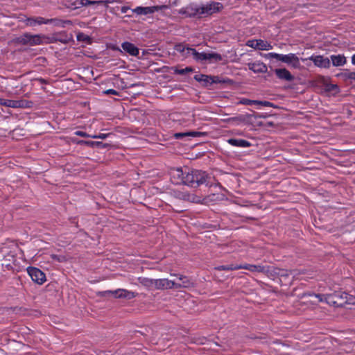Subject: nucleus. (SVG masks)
<instances>
[{
    "mask_svg": "<svg viewBox=\"0 0 355 355\" xmlns=\"http://www.w3.org/2000/svg\"><path fill=\"white\" fill-rule=\"evenodd\" d=\"M221 7V4L218 2H211L202 6L190 4L185 8H182L180 11V13L190 17L209 15L218 11L219 8Z\"/></svg>",
    "mask_w": 355,
    "mask_h": 355,
    "instance_id": "1",
    "label": "nucleus"
},
{
    "mask_svg": "<svg viewBox=\"0 0 355 355\" xmlns=\"http://www.w3.org/2000/svg\"><path fill=\"white\" fill-rule=\"evenodd\" d=\"M211 177L205 172L199 170H191L186 168V173L183 184L191 187H196L200 184H210Z\"/></svg>",
    "mask_w": 355,
    "mask_h": 355,
    "instance_id": "2",
    "label": "nucleus"
},
{
    "mask_svg": "<svg viewBox=\"0 0 355 355\" xmlns=\"http://www.w3.org/2000/svg\"><path fill=\"white\" fill-rule=\"evenodd\" d=\"M114 2H120L117 0H105V1H90V0H76L74 1H67L65 3V6L71 10H76L83 6H87L90 5H104L106 8L109 3Z\"/></svg>",
    "mask_w": 355,
    "mask_h": 355,
    "instance_id": "3",
    "label": "nucleus"
},
{
    "mask_svg": "<svg viewBox=\"0 0 355 355\" xmlns=\"http://www.w3.org/2000/svg\"><path fill=\"white\" fill-rule=\"evenodd\" d=\"M344 292L337 291L327 295H317L316 297L320 302H326L328 304L334 306H344Z\"/></svg>",
    "mask_w": 355,
    "mask_h": 355,
    "instance_id": "4",
    "label": "nucleus"
},
{
    "mask_svg": "<svg viewBox=\"0 0 355 355\" xmlns=\"http://www.w3.org/2000/svg\"><path fill=\"white\" fill-rule=\"evenodd\" d=\"M45 37L42 35H31L30 33H25L17 38V42L23 45H40L42 44V40Z\"/></svg>",
    "mask_w": 355,
    "mask_h": 355,
    "instance_id": "5",
    "label": "nucleus"
},
{
    "mask_svg": "<svg viewBox=\"0 0 355 355\" xmlns=\"http://www.w3.org/2000/svg\"><path fill=\"white\" fill-rule=\"evenodd\" d=\"M175 50L180 53L183 58H187L192 56L193 58L198 62V57L200 53L195 49L189 47L183 44H178L175 46Z\"/></svg>",
    "mask_w": 355,
    "mask_h": 355,
    "instance_id": "6",
    "label": "nucleus"
},
{
    "mask_svg": "<svg viewBox=\"0 0 355 355\" xmlns=\"http://www.w3.org/2000/svg\"><path fill=\"white\" fill-rule=\"evenodd\" d=\"M239 269H245L252 272L263 273L266 275L272 273V267L261 264H239Z\"/></svg>",
    "mask_w": 355,
    "mask_h": 355,
    "instance_id": "7",
    "label": "nucleus"
},
{
    "mask_svg": "<svg viewBox=\"0 0 355 355\" xmlns=\"http://www.w3.org/2000/svg\"><path fill=\"white\" fill-rule=\"evenodd\" d=\"M0 105L12 108L30 107L32 105V102L26 100H9L0 98Z\"/></svg>",
    "mask_w": 355,
    "mask_h": 355,
    "instance_id": "8",
    "label": "nucleus"
},
{
    "mask_svg": "<svg viewBox=\"0 0 355 355\" xmlns=\"http://www.w3.org/2000/svg\"><path fill=\"white\" fill-rule=\"evenodd\" d=\"M27 272L31 279L38 284H42L46 281L45 274L37 268L28 267Z\"/></svg>",
    "mask_w": 355,
    "mask_h": 355,
    "instance_id": "9",
    "label": "nucleus"
},
{
    "mask_svg": "<svg viewBox=\"0 0 355 355\" xmlns=\"http://www.w3.org/2000/svg\"><path fill=\"white\" fill-rule=\"evenodd\" d=\"M186 173V168H173L170 171L171 181L175 184H182Z\"/></svg>",
    "mask_w": 355,
    "mask_h": 355,
    "instance_id": "10",
    "label": "nucleus"
},
{
    "mask_svg": "<svg viewBox=\"0 0 355 355\" xmlns=\"http://www.w3.org/2000/svg\"><path fill=\"white\" fill-rule=\"evenodd\" d=\"M246 45L261 51H268L272 49L270 43L263 40H250L246 42Z\"/></svg>",
    "mask_w": 355,
    "mask_h": 355,
    "instance_id": "11",
    "label": "nucleus"
},
{
    "mask_svg": "<svg viewBox=\"0 0 355 355\" xmlns=\"http://www.w3.org/2000/svg\"><path fill=\"white\" fill-rule=\"evenodd\" d=\"M306 60L313 61L314 64L318 67L328 69L331 66L330 60L322 55H311L309 58L303 59V61Z\"/></svg>",
    "mask_w": 355,
    "mask_h": 355,
    "instance_id": "12",
    "label": "nucleus"
},
{
    "mask_svg": "<svg viewBox=\"0 0 355 355\" xmlns=\"http://www.w3.org/2000/svg\"><path fill=\"white\" fill-rule=\"evenodd\" d=\"M223 60V57L220 54L217 53H200L199 56L198 57V62H203L205 60H209L210 62H216L221 61Z\"/></svg>",
    "mask_w": 355,
    "mask_h": 355,
    "instance_id": "13",
    "label": "nucleus"
},
{
    "mask_svg": "<svg viewBox=\"0 0 355 355\" xmlns=\"http://www.w3.org/2000/svg\"><path fill=\"white\" fill-rule=\"evenodd\" d=\"M281 61L291 65L295 69H297L300 66V59L295 53L282 54Z\"/></svg>",
    "mask_w": 355,
    "mask_h": 355,
    "instance_id": "14",
    "label": "nucleus"
},
{
    "mask_svg": "<svg viewBox=\"0 0 355 355\" xmlns=\"http://www.w3.org/2000/svg\"><path fill=\"white\" fill-rule=\"evenodd\" d=\"M104 293L105 294H112L116 298H126L130 300L135 297V294L133 292L121 288L114 291H107Z\"/></svg>",
    "mask_w": 355,
    "mask_h": 355,
    "instance_id": "15",
    "label": "nucleus"
},
{
    "mask_svg": "<svg viewBox=\"0 0 355 355\" xmlns=\"http://www.w3.org/2000/svg\"><path fill=\"white\" fill-rule=\"evenodd\" d=\"M164 6H150V7H142V6H138L135 8V9L132 10V12L136 13L139 15H147L148 14H152L155 12V11L160 10Z\"/></svg>",
    "mask_w": 355,
    "mask_h": 355,
    "instance_id": "16",
    "label": "nucleus"
},
{
    "mask_svg": "<svg viewBox=\"0 0 355 355\" xmlns=\"http://www.w3.org/2000/svg\"><path fill=\"white\" fill-rule=\"evenodd\" d=\"M155 288L158 290H166L175 288V282L168 279H155Z\"/></svg>",
    "mask_w": 355,
    "mask_h": 355,
    "instance_id": "17",
    "label": "nucleus"
},
{
    "mask_svg": "<svg viewBox=\"0 0 355 355\" xmlns=\"http://www.w3.org/2000/svg\"><path fill=\"white\" fill-rule=\"evenodd\" d=\"M249 69L252 70L254 73H266L268 67L263 62L257 61L248 64Z\"/></svg>",
    "mask_w": 355,
    "mask_h": 355,
    "instance_id": "18",
    "label": "nucleus"
},
{
    "mask_svg": "<svg viewBox=\"0 0 355 355\" xmlns=\"http://www.w3.org/2000/svg\"><path fill=\"white\" fill-rule=\"evenodd\" d=\"M277 77L283 80L292 81L294 80V76L286 68L276 69L275 70Z\"/></svg>",
    "mask_w": 355,
    "mask_h": 355,
    "instance_id": "19",
    "label": "nucleus"
},
{
    "mask_svg": "<svg viewBox=\"0 0 355 355\" xmlns=\"http://www.w3.org/2000/svg\"><path fill=\"white\" fill-rule=\"evenodd\" d=\"M178 277L181 283L175 282V288H189L193 286V282L189 277L182 275H174Z\"/></svg>",
    "mask_w": 355,
    "mask_h": 355,
    "instance_id": "20",
    "label": "nucleus"
},
{
    "mask_svg": "<svg viewBox=\"0 0 355 355\" xmlns=\"http://www.w3.org/2000/svg\"><path fill=\"white\" fill-rule=\"evenodd\" d=\"M242 105H262L265 107H274L273 103L266 101H257V100H250L248 98H243L241 99L240 102Z\"/></svg>",
    "mask_w": 355,
    "mask_h": 355,
    "instance_id": "21",
    "label": "nucleus"
},
{
    "mask_svg": "<svg viewBox=\"0 0 355 355\" xmlns=\"http://www.w3.org/2000/svg\"><path fill=\"white\" fill-rule=\"evenodd\" d=\"M179 198L191 202L202 203V198L194 193L182 192L179 194Z\"/></svg>",
    "mask_w": 355,
    "mask_h": 355,
    "instance_id": "22",
    "label": "nucleus"
},
{
    "mask_svg": "<svg viewBox=\"0 0 355 355\" xmlns=\"http://www.w3.org/2000/svg\"><path fill=\"white\" fill-rule=\"evenodd\" d=\"M121 47L124 51H125L131 55L137 56L139 55V49L137 46H135L132 43L124 42L122 43Z\"/></svg>",
    "mask_w": 355,
    "mask_h": 355,
    "instance_id": "23",
    "label": "nucleus"
},
{
    "mask_svg": "<svg viewBox=\"0 0 355 355\" xmlns=\"http://www.w3.org/2000/svg\"><path fill=\"white\" fill-rule=\"evenodd\" d=\"M227 141L230 145L235 147L248 148L251 146L250 142L245 139L231 138L227 139Z\"/></svg>",
    "mask_w": 355,
    "mask_h": 355,
    "instance_id": "24",
    "label": "nucleus"
},
{
    "mask_svg": "<svg viewBox=\"0 0 355 355\" xmlns=\"http://www.w3.org/2000/svg\"><path fill=\"white\" fill-rule=\"evenodd\" d=\"M329 60L334 67L344 66L347 63V58L344 55H331Z\"/></svg>",
    "mask_w": 355,
    "mask_h": 355,
    "instance_id": "25",
    "label": "nucleus"
},
{
    "mask_svg": "<svg viewBox=\"0 0 355 355\" xmlns=\"http://www.w3.org/2000/svg\"><path fill=\"white\" fill-rule=\"evenodd\" d=\"M53 24L54 26L64 28L67 25H72L73 23L71 20H63L58 18L46 19V24Z\"/></svg>",
    "mask_w": 355,
    "mask_h": 355,
    "instance_id": "26",
    "label": "nucleus"
},
{
    "mask_svg": "<svg viewBox=\"0 0 355 355\" xmlns=\"http://www.w3.org/2000/svg\"><path fill=\"white\" fill-rule=\"evenodd\" d=\"M194 79L200 83L204 87H209L211 85V76L197 74L194 76Z\"/></svg>",
    "mask_w": 355,
    "mask_h": 355,
    "instance_id": "27",
    "label": "nucleus"
},
{
    "mask_svg": "<svg viewBox=\"0 0 355 355\" xmlns=\"http://www.w3.org/2000/svg\"><path fill=\"white\" fill-rule=\"evenodd\" d=\"M25 23L29 26L46 24V19L42 17H28L25 20Z\"/></svg>",
    "mask_w": 355,
    "mask_h": 355,
    "instance_id": "28",
    "label": "nucleus"
},
{
    "mask_svg": "<svg viewBox=\"0 0 355 355\" xmlns=\"http://www.w3.org/2000/svg\"><path fill=\"white\" fill-rule=\"evenodd\" d=\"M246 121V118L244 115H238L236 116L230 117L228 119H223L224 122L232 123L234 125H239L244 123Z\"/></svg>",
    "mask_w": 355,
    "mask_h": 355,
    "instance_id": "29",
    "label": "nucleus"
},
{
    "mask_svg": "<svg viewBox=\"0 0 355 355\" xmlns=\"http://www.w3.org/2000/svg\"><path fill=\"white\" fill-rule=\"evenodd\" d=\"M138 281L139 284H141L142 286L147 287L148 288H155V279H150L148 277H139L138 279Z\"/></svg>",
    "mask_w": 355,
    "mask_h": 355,
    "instance_id": "30",
    "label": "nucleus"
},
{
    "mask_svg": "<svg viewBox=\"0 0 355 355\" xmlns=\"http://www.w3.org/2000/svg\"><path fill=\"white\" fill-rule=\"evenodd\" d=\"M200 134L201 133L199 132L191 131V132H186L175 133L174 135V137L176 139H181V138H183L184 137H187V136L197 137V136H199Z\"/></svg>",
    "mask_w": 355,
    "mask_h": 355,
    "instance_id": "31",
    "label": "nucleus"
},
{
    "mask_svg": "<svg viewBox=\"0 0 355 355\" xmlns=\"http://www.w3.org/2000/svg\"><path fill=\"white\" fill-rule=\"evenodd\" d=\"M218 270H234L239 269V264L222 265L216 268Z\"/></svg>",
    "mask_w": 355,
    "mask_h": 355,
    "instance_id": "32",
    "label": "nucleus"
},
{
    "mask_svg": "<svg viewBox=\"0 0 355 355\" xmlns=\"http://www.w3.org/2000/svg\"><path fill=\"white\" fill-rule=\"evenodd\" d=\"M174 73L180 75H185L188 73L193 72V69L191 67H187L184 69H178V67H173Z\"/></svg>",
    "mask_w": 355,
    "mask_h": 355,
    "instance_id": "33",
    "label": "nucleus"
},
{
    "mask_svg": "<svg viewBox=\"0 0 355 355\" xmlns=\"http://www.w3.org/2000/svg\"><path fill=\"white\" fill-rule=\"evenodd\" d=\"M219 196L218 194L212 193L202 198V203L207 204L216 200H219Z\"/></svg>",
    "mask_w": 355,
    "mask_h": 355,
    "instance_id": "34",
    "label": "nucleus"
},
{
    "mask_svg": "<svg viewBox=\"0 0 355 355\" xmlns=\"http://www.w3.org/2000/svg\"><path fill=\"white\" fill-rule=\"evenodd\" d=\"M343 295L344 296V306L345 304H355V297L345 292Z\"/></svg>",
    "mask_w": 355,
    "mask_h": 355,
    "instance_id": "35",
    "label": "nucleus"
},
{
    "mask_svg": "<svg viewBox=\"0 0 355 355\" xmlns=\"http://www.w3.org/2000/svg\"><path fill=\"white\" fill-rule=\"evenodd\" d=\"M262 56L266 59L275 58V59L281 61L282 54H279L277 53L272 52V53L263 54Z\"/></svg>",
    "mask_w": 355,
    "mask_h": 355,
    "instance_id": "36",
    "label": "nucleus"
},
{
    "mask_svg": "<svg viewBox=\"0 0 355 355\" xmlns=\"http://www.w3.org/2000/svg\"><path fill=\"white\" fill-rule=\"evenodd\" d=\"M76 37L77 40L80 42H89L91 40L90 37L83 33H78Z\"/></svg>",
    "mask_w": 355,
    "mask_h": 355,
    "instance_id": "37",
    "label": "nucleus"
},
{
    "mask_svg": "<svg viewBox=\"0 0 355 355\" xmlns=\"http://www.w3.org/2000/svg\"><path fill=\"white\" fill-rule=\"evenodd\" d=\"M272 272H274L281 277H284V276H288V272L287 270H285L284 269H280V268H272Z\"/></svg>",
    "mask_w": 355,
    "mask_h": 355,
    "instance_id": "38",
    "label": "nucleus"
},
{
    "mask_svg": "<svg viewBox=\"0 0 355 355\" xmlns=\"http://www.w3.org/2000/svg\"><path fill=\"white\" fill-rule=\"evenodd\" d=\"M74 135H77V136H80V137H90L91 138V136L90 135H88L87 132H83V131H80V130H77L74 132Z\"/></svg>",
    "mask_w": 355,
    "mask_h": 355,
    "instance_id": "39",
    "label": "nucleus"
},
{
    "mask_svg": "<svg viewBox=\"0 0 355 355\" xmlns=\"http://www.w3.org/2000/svg\"><path fill=\"white\" fill-rule=\"evenodd\" d=\"M51 258L53 259V260H55L58 262H63L65 261V257L64 256H60V255H56V254H52L51 255Z\"/></svg>",
    "mask_w": 355,
    "mask_h": 355,
    "instance_id": "40",
    "label": "nucleus"
},
{
    "mask_svg": "<svg viewBox=\"0 0 355 355\" xmlns=\"http://www.w3.org/2000/svg\"><path fill=\"white\" fill-rule=\"evenodd\" d=\"M108 135H109L108 134H99V135H92V136H91V138L105 139L108 137Z\"/></svg>",
    "mask_w": 355,
    "mask_h": 355,
    "instance_id": "41",
    "label": "nucleus"
},
{
    "mask_svg": "<svg viewBox=\"0 0 355 355\" xmlns=\"http://www.w3.org/2000/svg\"><path fill=\"white\" fill-rule=\"evenodd\" d=\"M211 85L214 84V83H224V81H222L220 80V78L218 77V76H211Z\"/></svg>",
    "mask_w": 355,
    "mask_h": 355,
    "instance_id": "42",
    "label": "nucleus"
},
{
    "mask_svg": "<svg viewBox=\"0 0 355 355\" xmlns=\"http://www.w3.org/2000/svg\"><path fill=\"white\" fill-rule=\"evenodd\" d=\"M106 94L118 95V92L113 89H109L104 92Z\"/></svg>",
    "mask_w": 355,
    "mask_h": 355,
    "instance_id": "43",
    "label": "nucleus"
},
{
    "mask_svg": "<svg viewBox=\"0 0 355 355\" xmlns=\"http://www.w3.org/2000/svg\"><path fill=\"white\" fill-rule=\"evenodd\" d=\"M349 79L355 80V72H349L347 75Z\"/></svg>",
    "mask_w": 355,
    "mask_h": 355,
    "instance_id": "44",
    "label": "nucleus"
},
{
    "mask_svg": "<svg viewBox=\"0 0 355 355\" xmlns=\"http://www.w3.org/2000/svg\"><path fill=\"white\" fill-rule=\"evenodd\" d=\"M130 9V7H128V6H123V7H121V12L122 13H125V12H127V11H128V10H129Z\"/></svg>",
    "mask_w": 355,
    "mask_h": 355,
    "instance_id": "45",
    "label": "nucleus"
},
{
    "mask_svg": "<svg viewBox=\"0 0 355 355\" xmlns=\"http://www.w3.org/2000/svg\"><path fill=\"white\" fill-rule=\"evenodd\" d=\"M352 63L355 65V54L352 56Z\"/></svg>",
    "mask_w": 355,
    "mask_h": 355,
    "instance_id": "46",
    "label": "nucleus"
},
{
    "mask_svg": "<svg viewBox=\"0 0 355 355\" xmlns=\"http://www.w3.org/2000/svg\"><path fill=\"white\" fill-rule=\"evenodd\" d=\"M37 81H39L41 83H46V80L44 79H43V78H39V79H37Z\"/></svg>",
    "mask_w": 355,
    "mask_h": 355,
    "instance_id": "47",
    "label": "nucleus"
},
{
    "mask_svg": "<svg viewBox=\"0 0 355 355\" xmlns=\"http://www.w3.org/2000/svg\"><path fill=\"white\" fill-rule=\"evenodd\" d=\"M79 143L90 144L91 142H89V141H80Z\"/></svg>",
    "mask_w": 355,
    "mask_h": 355,
    "instance_id": "48",
    "label": "nucleus"
},
{
    "mask_svg": "<svg viewBox=\"0 0 355 355\" xmlns=\"http://www.w3.org/2000/svg\"><path fill=\"white\" fill-rule=\"evenodd\" d=\"M216 186H219L220 187H221V186L220 185V183H218V184H216Z\"/></svg>",
    "mask_w": 355,
    "mask_h": 355,
    "instance_id": "49",
    "label": "nucleus"
},
{
    "mask_svg": "<svg viewBox=\"0 0 355 355\" xmlns=\"http://www.w3.org/2000/svg\"><path fill=\"white\" fill-rule=\"evenodd\" d=\"M127 17H132V15H127Z\"/></svg>",
    "mask_w": 355,
    "mask_h": 355,
    "instance_id": "50",
    "label": "nucleus"
}]
</instances>
